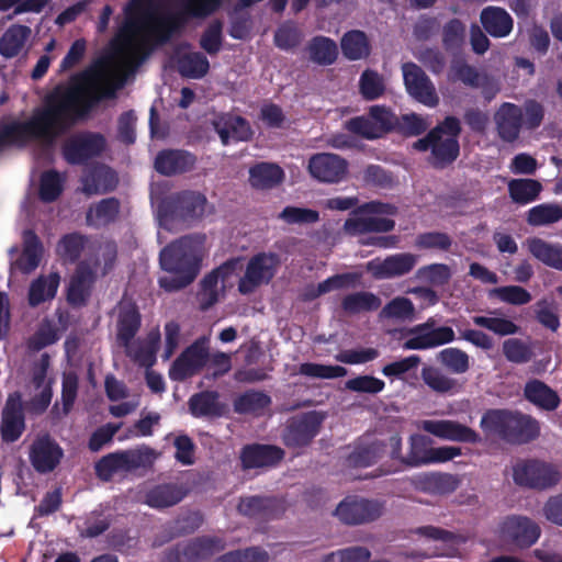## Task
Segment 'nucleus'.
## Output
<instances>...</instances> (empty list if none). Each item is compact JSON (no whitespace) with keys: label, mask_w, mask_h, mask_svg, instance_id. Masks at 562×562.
Segmentation results:
<instances>
[{"label":"nucleus","mask_w":562,"mask_h":562,"mask_svg":"<svg viewBox=\"0 0 562 562\" xmlns=\"http://www.w3.org/2000/svg\"><path fill=\"white\" fill-rule=\"evenodd\" d=\"M94 74L82 70L74 75L70 86L57 87L27 121H12L0 126V154L7 147H24L31 140L53 144L75 122L77 105L91 85Z\"/></svg>","instance_id":"1"},{"label":"nucleus","mask_w":562,"mask_h":562,"mask_svg":"<svg viewBox=\"0 0 562 562\" xmlns=\"http://www.w3.org/2000/svg\"><path fill=\"white\" fill-rule=\"evenodd\" d=\"M205 235L182 236L164 247L159 263L167 276L158 279L166 292H177L190 285L198 277L204 251Z\"/></svg>","instance_id":"2"},{"label":"nucleus","mask_w":562,"mask_h":562,"mask_svg":"<svg viewBox=\"0 0 562 562\" xmlns=\"http://www.w3.org/2000/svg\"><path fill=\"white\" fill-rule=\"evenodd\" d=\"M484 432L496 435L512 445H525L533 441L540 435L537 419L518 411L488 409L480 422Z\"/></svg>","instance_id":"3"},{"label":"nucleus","mask_w":562,"mask_h":562,"mask_svg":"<svg viewBox=\"0 0 562 562\" xmlns=\"http://www.w3.org/2000/svg\"><path fill=\"white\" fill-rule=\"evenodd\" d=\"M222 2L223 0H183L181 12L154 19L150 32L158 43H166L173 32L184 25L188 16L200 19L210 16L221 8Z\"/></svg>","instance_id":"4"},{"label":"nucleus","mask_w":562,"mask_h":562,"mask_svg":"<svg viewBox=\"0 0 562 562\" xmlns=\"http://www.w3.org/2000/svg\"><path fill=\"white\" fill-rule=\"evenodd\" d=\"M222 2L223 0H183L181 12L154 19L150 32L158 43H166L173 32L184 25L188 16L200 19L210 16L221 8Z\"/></svg>","instance_id":"5"},{"label":"nucleus","mask_w":562,"mask_h":562,"mask_svg":"<svg viewBox=\"0 0 562 562\" xmlns=\"http://www.w3.org/2000/svg\"><path fill=\"white\" fill-rule=\"evenodd\" d=\"M154 459V450L148 447L111 452L95 462L94 471L98 479L109 482L115 473L150 467Z\"/></svg>","instance_id":"6"},{"label":"nucleus","mask_w":562,"mask_h":562,"mask_svg":"<svg viewBox=\"0 0 562 562\" xmlns=\"http://www.w3.org/2000/svg\"><path fill=\"white\" fill-rule=\"evenodd\" d=\"M206 205L204 194L184 190L166 196L159 204V213L171 221L191 223L203 217Z\"/></svg>","instance_id":"7"},{"label":"nucleus","mask_w":562,"mask_h":562,"mask_svg":"<svg viewBox=\"0 0 562 562\" xmlns=\"http://www.w3.org/2000/svg\"><path fill=\"white\" fill-rule=\"evenodd\" d=\"M439 128L432 144V166L443 169L453 164L460 155L459 136L462 132L460 120L454 115L446 116L436 125Z\"/></svg>","instance_id":"8"},{"label":"nucleus","mask_w":562,"mask_h":562,"mask_svg":"<svg viewBox=\"0 0 562 562\" xmlns=\"http://www.w3.org/2000/svg\"><path fill=\"white\" fill-rule=\"evenodd\" d=\"M224 548L225 541L222 538L201 536L167 549L160 562H202Z\"/></svg>","instance_id":"9"},{"label":"nucleus","mask_w":562,"mask_h":562,"mask_svg":"<svg viewBox=\"0 0 562 562\" xmlns=\"http://www.w3.org/2000/svg\"><path fill=\"white\" fill-rule=\"evenodd\" d=\"M513 477L519 486L547 490L560 481V473L550 463L529 459L519 461L514 465Z\"/></svg>","instance_id":"10"},{"label":"nucleus","mask_w":562,"mask_h":562,"mask_svg":"<svg viewBox=\"0 0 562 562\" xmlns=\"http://www.w3.org/2000/svg\"><path fill=\"white\" fill-rule=\"evenodd\" d=\"M322 423L323 417L317 412L293 416L282 431V442L290 449L306 447L318 435Z\"/></svg>","instance_id":"11"},{"label":"nucleus","mask_w":562,"mask_h":562,"mask_svg":"<svg viewBox=\"0 0 562 562\" xmlns=\"http://www.w3.org/2000/svg\"><path fill=\"white\" fill-rule=\"evenodd\" d=\"M106 148L105 137L95 132H81L71 136L63 146V156L70 165H83L99 157Z\"/></svg>","instance_id":"12"},{"label":"nucleus","mask_w":562,"mask_h":562,"mask_svg":"<svg viewBox=\"0 0 562 562\" xmlns=\"http://www.w3.org/2000/svg\"><path fill=\"white\" fill-rule=\"evenodd\" d=\"M278 257L274 254L259 252L250 258L245 274L238 282V292L248 295L260 285L268 284L276 274Z\"/></svg>","instance_id":"13"},{"label":"nucleus","mask_w":562,"mask_h":562,"mask_svg":"<svg viewBox=\"0 0 562 562\" xmlns=\"http://www.w3.org/2000/svg\"><path fill=\"white\" fill-rule=\"evenodd\" d=\"M237 512L255 521L268 522L279 519L285 512V503L274 495L240 496Z\"/></svg>","instance_id":"14"},{"label":"nucleus","mask_w":562,"mask_h":562,"mask_svg":"<svg viewBox=\"0 0 562 562\" xmlns=\"http://www.w3.org/2000/svg\"><path fill=\"white\" fill-rule=\"evenodd\" d=\"M210 352L204 338L196 339L172 362L169 376L172 381H184L199 373L209 362Z\"/></svg>","instance_id":"15"},{"label":"nucleus","mask_w":562,"mask_h":562,"mask_svg":"<svg viewBox=\"0 0 562 562\" xmlns=\"http://www.w3.org/2000/svg\"><path fill=\"white\" fill-rule=\"evenodd\" d=\"M382 504L359 496H347L336 507L335 515L347 525H362L376 520L382 515Z\"/></svg>","instance_id":"16"},{"label":"nucleus","mask_w":562,"mask_h":562,"mask_svg":"<svg viewBox=\"0 0 562 562\" xmlns=\"http://www.w3.org/2000/svg\"><path fill=\"white\" fill-rule=\"evenodd\" d=\"M501 538L517 548L527 549L535 544L541 529L537 522L525 516H508L499 526Z\"/></svg>","instance_id":"17"},{"label":"nucleus","mask_w":562,"mask_h":562,"mask_svg":"<svg viewBox=\"0 0 562 562\" xmlns=\"http://www.w3.org/2000/svg\"><path fill=\"white\" fill-rule=\"evenodd\" d=\"M30 462L40 474L53 472L64 458V450L49 434L37 436L30 447Z\"/></svg>","instance_id":"18"},{"label":"nucleus","mask_w":562,"mask_h":562,"mask_svg":"<svg viewBox=\"0 0 562 562\" xmlns=\"http://www.w3.org/2000/svg\"><path fill=\"white\" fill-rule=\"evenodd\" d=\"M402 71L406 91L412 98L430 108L438 105L436 88L422 67L408 61L403 64Z\"/></svg>","instance_id":"19"},{"label":"nucleus","mask_w":562,"mask_h":562,"mask_svg":"<svg viewBox=\"0 0 562 562\" xmlns=\"http://www.w3.org/2000/svg\"><path fill=\"white\" fill-rule=\"evenodd\" d=\"M308 171L319 182L338 183L346 177L348 164L336 154L319 153L310 158Z\"/></svg>","instance_id":"20"},{"label":"nucleus","mask_w":562,"mask_h":562,"mask_svg":"<svg viewBox=\"0 0 562 562\" xmlns=\"http://www.w3.org/2000/svg\"><path fill=\"white\" fill-rule=\"evenodd\" d=\"M25 430V417L20 392L10 394L1 413V438L4 442L16 441Z\"/></svg>","instance_id":"21"},{"label":"nucleus","mask_w":562,"mask_h":562,"mask_svg":"<svg viewBox=\"0 0 562 562\" xmlns=\"http://www.w3.org/2000/svg\"><path fill=\"white\" fill-rule=\"evenodd\" d=\"M282 448L268 443H249L240 450V464L244 470L273 468L284 459Z\"/></svg>","instance_id":"22"},{"label":"nucleus","mask_w":562,"mask_h":562,"mask_svg":"<svg viewBox=\"0 0 562 562\" xmlns=\"http://www.w3.org/2000/svg\"><path fill=\"white\" fill-rule=\"evenodd\" d=\"M119 183L116 172L104 164H93L81 177V191L88 195L105 194L116 189Z\"/></svg>","instance_id":"23"},{"label":"nucleus","mask_w":562,"mask_h":562,"mask_svg":"<svg viewBox=\"0 0 562 562\" xmlns=\"http://www.w3.org/2000/svg\"><path fill=\"white\" fill-rule=\"evenodd\" d=\"M417 262V256L411 252H402L387 256L384 260H371L367 263V270L375 279H391L409 273Z\"/></svg>","instance_id":"24"},{"label":"nucleus","mask_w":562,"mask_h":562,"mask_svg":"<svg viewBox=\"0 0 562 562\" xmlns=\"http://www.w3.org/2000/svg\"><path fill=\"white\" fill-rule=\"evenodd\" d=\"M494 121L498 137L506 143H514L524 125V111L515 103L504 102L496 110Z\"/></svg>","instance_id":"25"},{"label":"nucleus","mask_w":562,"mask_h":562,"mask_svg":"<svg viewBox=\"0 0 562 562\" xmlns=\"http://www.w3.org/2000/svg\"><path fill=\"white\" fill-rule=\"evenodd\" d=\"M142 326V315L133 301L121 300L117 304L116 340L128 347Z\"/></svg>","instance_id":"26"},{"label":"nucleus","mask_w":562,"mask_h":562,"mask_svg":"<svg viewBox=\"0 0 562 562\" xmlns=\"http://www.w3.org/2000/svg\"><path fill=\"white\" fill-rule=\"evenodd\" d=\"M424 429L427 432L446 440L464 443H477L481 441L479 432L456 420H425Z\"/></svg>","instance_id":"27"},{"label":"nucleus","mask_w":562,"mask_h":562,"mask_svg":"<svg viewBox=\"0 0 562 562\" xmlns=\"http://www.w3.org/2000/svg\"><path fill=\"white\" fill-rule=\"evenodd\" d=\"M196 157L183 149H164L155 158V169L162 176L188 172L195 166Z\"/></svg>","instance_id":"28"},{"label":"nucleus","mask_w":562,"mask_h":562,"mask_svg":"<svg viewBox=\"0 0 562 562\" xmlns=\"http://www.w3.org/2000/svg\"><path fill=\"white\" fill-rule=\"evenodd\" d=\"M214 127L224 146L229 145L231 140L247 142L254 134L249 122L239 115L221 117L214 123Z\"/></svg>","instance_id":"29"},{"label":"nucleus","mask_w":562,"mask_h":562,"mask_svg":"<svg viewBox=\"0 0 562 562\" xmlns=\"http://www.w3.org/2000/svg\"><path fill=\"white\" fill-rule=\"evenodd\" d=\"M480 21L487 34L495 38L506 37L514 27L510 14L501 7H486L481 11Z\"/></svg>","instance_id":"30"},{"label":"nucleus","mask_w":562,"mask_h":562,"mask_svg":"<svg viewBox=\"0 0 562 562\" xmlns=\"http://www.w3.org/2000/svg\"><path fill=\"white\" fill-rule=\"evenodd\" d=\"M189 493L184 484L164 483L154 486L146 494V504L153 508H167L180 503Z\"/></svg>","instance_id":"31"},{"label":"nucleus","mask_w":562,"mask_h":562,"mask_svg":"<svg viewBox=\"0 0 562 562\" xmlns=\"http://www.w3.org/2000/svg\"><path fill=\"white\" fill-rule=\"evenodd\" d=\"M121 213V202L115 196L100 200L89 206L86 223L93 227H105L115 223Z\"/></svg>","instance_id":"32"},{"label":"nucleus","mask_w":562,"mask_h":562,"mask_svg":"<svg viewBox=\"0 0 562 562\" xmlns=\"http://www.w3.org/2000/svg\"><path fill=\"white\" fill-rule=\"evenodd\" d=\"M524 396L535 406L548 412L557 409L561 403L558 392L538 379L526 383Z\"/></svg>","instance_id":"33"},{"label":"nucleus","mask_w":562,"mask_h":562,"mask_svg":"<svg viewBox=\"0 0 562 562\" xmlns=\"http://www.w3.org/2000/svg\"><path fill=\"white\" fill-rule=\"evenodd\" d=\"M189 412L195 418L220 417L224 413V404L220 402L217 391H201L193 394L188 402Z\"/></svg>","instance_id":"34"},{"label":"nucleus","mask_w":562,"mask_h":562,"mask_svg":"<svg viewBox=\"0 0 562 562\" xmlns=\"http://www.w3.org/2000/svg\"><path fill=\"white\" fill-rule=\"evenodd\" d=\"M386 450V445L382 440H372L360 443L348 454L346 462L350 468H368L382 459Z\"/></svg>","instance_id":"35"},{"label":"nucleus","mask_w":562,"mask_h":562,"mask_svg":"<svg viewBox=\"0 0 562 562\" xmlns=\"http://www.w3.org/2000/svg\"><path fill=\"white\" fill-rule=\"evenodd\" d=\"M43 245L34 231L27 229L23 234V249L21 256L15 261L18 269L29 274L34 271L42 259Z\"/></svg>","instance_id":"36"},{"label":"nucleus","mask_w":562,"mask_h":562,"mask_svg":"<svg viewBox=\"0 0 562 562\" xmlns=\"http://www.w3.org/2000/svg\"><path fill=\"white\" fill-rule=\"evenodd\" d=\"M456 339L454 331L449 326H440L431 331L415 337L407 338L403 344L405 350H427L446 344H450Z\"/></svg>","instance_id":"37"},{"label":"nucleus","mask_w":562,"mask_h":562,"mask_svg":"<svg viewBox=\"0 0 562 562\" xmlns=\"http://www.w3.org/2000/svg\"><path fill=\"white\" fill-rule=\"evenodd\" d=\"M395 227V221L385 217L358 216L345 221L344 229L350 235L368 233H389Z\"/></svg>","instance_id":"38"},{"label":"nucleus","mask_w":562,"mask_h":562,"mask_svg":"<svg viewBox=\"0 0 562 562\" xmlns=\"http://www.w3.org/2000/svg\"><path fill=\"white\" fill-rule=\"evenodd\" d=\"M529 252L543 265L562 271V244H551L541 238L527 239Z\"/></svg>","instance_id":"39"},{"label":"nucleus","mask_w":562,"mask_h":562,"mask_svg":"<svg viewBox=\"0 0 562 562\" xmlns=\"http://www.w3.org/2000/svg\"><path fill=\"white\" fill-rule=\"evenodd\" d=\"M60 282V276L57 272H50L48 276H40L33 280L29 289V304L36 307L40 304L50 301L56 296Z\"/></svg>","instance_id":"40"},{"label":"nucleus","mask_w":562,"mask_h":562,"mask_svg":"<svg viewBox=\"0 0 562 562\" xmlns=\"http://www.w3.org/2000/svg\"><path fill=\"white\" fill-rule=\"evenodd\" d=\"M283 169L271 162H259L249 169V183L256 189H271L282 182Z\"/></svg>","instance_id":"41"},{"label":"nucleus","mask_w":562,"mask_h":562,"mask_svg":"<svg viewBox=\"0 0 562 562\" xmlns=\"http://www.w3.org/2000/svg\"><path fill=\"white\" fill-rule=\"evenodd\" d=\"M31 29L22 24H13L2 34L0 38V55L7 59L20 54L27 38Z\"/></svg>","instance_id":"42"},{"label":"nucleus","mask_w":562,"mask_h":562,"mask_svg":"<svg viewBox=\"0 0 562 562\" xmlns=\"http://www.w3.org/2000/svg\"><path fill=\"white\" fill-rule=\"evenodd\" d=\"M344 56L349 60L367 58L371 53V45L367 34L360 30H351L344 34L340 41Z\"/></svg>","instance_id":"43"},{"label":"nucleus","mask_w":562,"mask_h":562,"mask_svg":"<svg viewBox=\"0 0 562 562\" xmlns=\"http://www.w3.org/2000/svg\"><path fill=\"white\" fill-rule=\"evenodd\" d=\"M542 184L531 178L512 179L508 182V194L512 201L518 205H526L538 200Z\"/></svg>","instance_id":"44"},{"label":"nucleus","mask_w":562,"mask_h":562,"mask_svg":"<svg viewBox=\"0 0 562 562\" xmlns=\"http://www.w3.org/2000/svg\"><path fill=\"white\" fill-rule=\"evenodd\" d=\"M270 405L271 397L267 393L256 390L241 393L233 402L234 412L240 415H260Z\"/></svg>","instance_id":"45"},{"label":"nucleus","mask_w":562,"mask_h":562,"mask_svg":"<svg viewBox=\"0 0 562 562\" xmlns=\"http://www.w3.org/2000/svg\"><path fill=\"white\" fill-rule=\"evenodd\" d=\"M310 59L321 66L333 65L338 57V47L334 40L317 35L307 45Z\"/></svg>","instance_id":"46"},{"label":"nucleus","mask_w":562,"mask_h":562,"mask_svg":"<svg viewBox=\"0 0 562 562\" xmlns=\"http://www.w3.org/2000/svg\"><path fill=\"white\" fill-rule=\"evenodd\" d=\"M177 71L184 78H203L210 69V63L200 52L184 53L177 57Z\"/></svg>","instance_id":"47"},{"label":"nucleus","mask_w":562,"mask_h":562,"mask_svg":"<svg viewBox=\"0 0 562 562\" xmlns=\"http://www.w3.org/2000/svg\"><path fill=\"white\" fill-rule=\"evenodd\" d=\"M467 40V25L458 18L450 19L442 26L441 42L446 52L457 55L462 52Z\"/></svg>","instance_id":"48"},{"label":"nucleus","mask_w":562,"mask_h":562,"mask_svg":"<svg viewBox=\"0 0 562 562\" xmlns=\"http://www.w3.org/2000/svg\"><path fill=\"white\" fill-rule=\"evenodd\" d=\"M458 475L450 473L434 472L423 476L422 487L425 492L435 495H448L453 493L460 485Z\"/></svg>","instance_id":"49"},{"label":"nucleus","mask_w":562,"mask_h":562,"mask_svg":"<svg viewBox=\"0 0 562 562\" xmlns=\"http://www.w3.org/2000/svg\"><path fill=\"white\" fill-rule=\"evenodd\" d=\"M526 221L530 226H549L562 221V204L541 203L528 210Z\"/></svg>","instance_id":"50"},{"label":"nucleus","mask_w":562,"mask_h":562,"mask_svg":"<svg viewBox=\"0 0 562 562\" xmlns=\"http://www.w3.org/2000/svg\"><path fill=\"white\" fill-rule=\"evenodd\" d=\"M424 383L438 394H452L458 392L459 384L453 378L442 373L438 368L432 366H424L420 371Z\"/></svg>","instance_id":"51"},{"label":"nucleus","mask_w":562,"mask_h":562,"mask_svg":"<svg viewBox=\"0 0 562 562\" xmlns=\"http://www.w3.org/2000/svg\"><path fill=\"white\" fill-rule=\"evenodd\" d=\"M431 439L422 434H414L409 437V451L403 459V464L409 468H417L429 464L428 458L431 452Z\"/></svg>","instance_id":"52"},{"label":"nucleus","mask_w":562,"mask_h":562,"mask_svg":"<svg viewBox=\"0 0 562 562\" xmlns=\"http://www.w3.org/2000/svg\"><path fill=\"white\" fill-rule=\"evenodd\" d=\"M65 178L55 169L44 171L40 178V199L52 203L59 199L64 191Z\"/></svg>","instance_id":"53"},{"label":"nucleus","mask_w":562,"mask_h":562,"mask_svg":"<svg viewBox=\"0 0 562 562\" xmlns=\"http://www.w3.org/2000/svg\"><path fill=\"white\" fill-rule=\"evenodd\" d=\"M380 306V297L371 292L364 291L348 294L341 301V308L348 314H357L362 311H376Z\"/></svg>","instance_id":"54"},{"label":"nucleus","mask_w":562,"mask_h":562,"mask_svg":"<svg viewBox=\"0 0 562 562\" xmlns=\"http://www.w3.org/2000/svg\"><path fill=\"white\" fill-rule=\"evenodd\" d=\"M438 362L452 374H464L470 369L469 355L456 347L442 349L437 355Z\"/></svg>","instance_id":"55"},{"label":"nucleus","mask_w":562,"mask_h":562,"mask_svg":"<svg viewBox=\"0 0 562 562\" xmlns=\"http://www.w3.org/2000/svg\"><path fill=\"white\" fill-rule=\"evenodd\" d=\"M86 243L87 238L82 234H66L60 238L57 245V252L64 261L75 263L80 258Z\"/></svg>","instance_id":"56"},{"label":"nucleus","mask_w":562,"mask_h":562,"mask_svg":"<svg viewBox=\"0 0 562 562\" xmlns=\"http://www.w3.org/2000/svg\"><path fill=\"white\" fill-rule=\"evenodd\" d=\"M87 70H91L94 74L93 80L90 86H88L85 94L81 97L77 109L78 113L75 115V119L86 112H88L93 104L100 102L101 100H112L116 98L117 86H105L103 87L99 93L90 94V90L95 86L98 74L94 69L88 68Z\"/></svg>","instance_id":"57"},{"label":"nucleus","mask_w":562,"mask_h":562,"mask_svg":"<svg viewBox=\"0 0 562 562\" xmlns=\"http://www.w3.org/2000/svg\"><path fill=\"white\" fill-rule=\"evenodd\" d=\"M218 282L215 273H206L199 284L196 300L202 312L209 311L218 302Z\"/></svg>","instance_id":"58"},{"label":"nucleus","mask_w":562,"mask_h":562,"mask_svg":"<svg viewBox=\"0 0 562 562\" xmlns=\"http://www.w3.org/2000/svg\"><path fill=\"white\" fill-rule=\"evenodd\" d=\"M359 91L367 101L379 99L385 92L383 77L375 70L366 69L359 79Z\"/></svg>","instance_id":"59"},{"label":"nucleus","mask_w":562,"mask_h":562,"mask_svg":"<svg viewBox=\"0 0 562 562\" xmlns=\"http://www.w3.org/2000/svg\"><path fill=\"white\" fill-rule=\"evenodd\" d=\"M368 113L380 137L392 132L400 124V120L395 113L385 105H372Z\"/></svg>","instance_id":"60"},{"label":"nucleus","mask_w":562,"mask_h":562,"mask_svg":"<svg viewBox=\"0 0 562 562\" xmlns=\"http://www.w3.org/2000/svg\"><path fill=\"white\" fill-rule=\"evenodd\" d=\"M416 279L434 286H442L451 279V270L446 263H430L420 267L415 274Z\"/></svg>","instance_id":"61"},{"label":"nucleus","mask_w":562,"mask_h":562,"mask_svg":"<svg viewBox=\"0 0 562 562\" xmlns=\"http://www.w3.org/2000/svg\"><path fill=\"white\" fill-rule=\"evenodd\" d=\"M119 55L126 66L135 69L145 60L147 52L142 43L132 37H124L119 47Z\"/></svg>","instance_id":"62"},{"label":"nucleus","mask_w":562,"mask_h":562,"mask_svg":"<svg viewBox=\"0 0 562 562\" xmlns=\"http://www.w3.org/2000/svg\"><path fill=\"white\" fill-rule=\"evenodd\" d=\"M502 351L507 361L517 364L529 362L533 356L531 346L519 338L504 340Z\"/></svg>","instance_id":"63"},{"label":"nucleus","mask_w":562,"mask_h":562,"mask_svg":"<svg viewBox=\"0 0 562 562\" xmlns=\"http://www.w3.org/2000/svg\"><path fill=\"white\" fill-rule=\"evenodd\" d=\"M200 47L210 55H216L223 45V22L213 20L200 37Z\"/></svg>","instance_id":"64"}]
</instances>
